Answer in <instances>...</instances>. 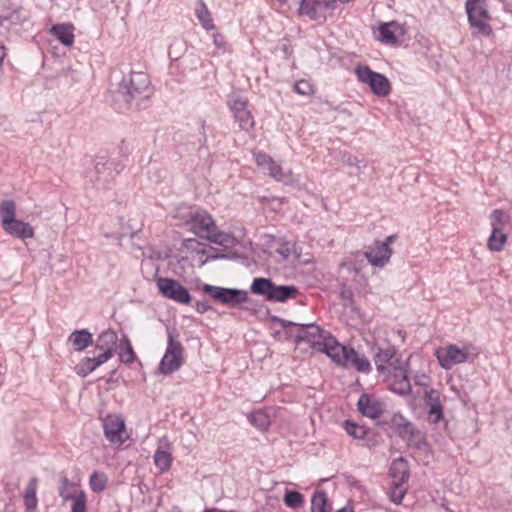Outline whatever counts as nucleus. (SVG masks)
I'll use <instances>...</instances> for the list:
<instances>
[{
	"instance_id": "nucleus-1",
	"label": "nucleus",
	"mask_w": 512,
	"mask_h": 512,
	"mask_svg": "<svg viewBox=\"0 0 512 512\" xmlns=\"http://www.w3.org/2000/svg\"><path fill=\"white\" fill-rule=\"evenodd\" d=\"M151 93L149 76L144 72H132L128 78H123L114 99L116 102H123L120 109H130L134 103L135 108H141L142 102L147 100Z\"/></svg>"
},
{
	"instance_id": "nucleus-2",
	"label": "nucleus",
	"mask_w": 512,
	"mask_h": 512,
	"mask_svg": "<svg viewBox=\"0 0 512 512\" xmlns=\"http://www.w3.org/2000/svg\"><path fill=\"white\" fill-rule=\"evenodd\" d=\"M250 289L253 294L264 296L272 302H286L298 295L295 286L276 285L271 279L263 277L254 278Z\"/></svg>"
},
{
	"instance_id": "nucleus-3",
	"label": "nucleus",
	"mask_w": 512,
	"mask_h": 512,
	"mask_svg": "<svg viewBox=\"0 0 512 512\" xmlns=\"http://www.w3.org/2000/svg\"><path fill=\"white\" fill-rule=\"evenodd\" d=\"M184 363V348L176 339L175 330L167 328V348L159 364V371L170 375L180 369Z\"/></svg>"
},
{
	"instance_id": "nucleus-4",
	"label": "nucleus",
	"mask_w": 512,
	"mask_h": 512,
	"mask_svg": "<svg viewBox=\"0 0 512 512\" xmlns=\"http://www.w3.org/2000/svg\"><path fill=\"white\" fill-rule=\"evenodd\" d=\"M215 303L231 308L239 307L248 301V292L237 288H226L204 284L201 288Z\"/></svg>"
},
{
	"instance_id": "nucleus-5",
	"label": "nucleus",
	"mask_w": 512,
	"mask_h": 512,
	"mask_svg": "<svg viewBox=\"0 0 512 512\" xmlns=\"http://www.w3.org/2000/svg\"><path fill=\"white\" fill-rule=\"evenodd\" d=\"M355 72L359 81L367 84L375 95L385 97L391 92V84L385 75L371 70L368 66H358Z\"/></svg>"
},
{
	"instance_id": "nucleus-6",
	"label": "nucleus",
	"mask_w": 512,
	"mask_h": 512,
	"mask_svg": "<svg viewBox=\"0 0 512 512\" xmlns=\"http://www.w3.org/2000/svg\"><path fill=\"white\" fill-rule=\"evenodd\" d=\"M156 285L159 293L164 298L184 305H188L192 301L188 289L175 279L160 277L156 280Z\"/></svg>"
},
{
	"instance_id": "nucleus-7",
	"label": "nucleus",
	"mask_w": 512,
	"mask_h": 512,
	"mask_svg": "<svg viewBox=\"0 0 512 512\" xmlns=\"http://www.w3.org/2000/svg\"><path fill=\"white\" fill-rule=\"evenodd\" d=\"M256 165L263 171L264 174L272 177L276 181L284 184L293 182V174L291 170H284L278 163H276L271 156L264 152H255L253 154Z\"/></svg>"
},
{
	"instance_id": "nucleus-8",
	"label": "nucleus",
	"mask_w": 512,
	"mask_h": 512,
	"mask_svg": "<svg viewBox=\"0 0 512 512\" xmlns=\"http://www.w3.org/2000/svg\"><path fill=\"white\" fill-rule=\"evenodd\" d=\"M471 345H465L462 348L456 344H448L440 347L435 351L440 366L446 370L451 369L454 365L464 363L470 355Z\"/></svg>"
},
{
	"instance_id": "nucleus-9",
	"label": "nucleus",
	"mask_w": 512,
	"mask_h": 512,
	"mask_svg": "<svg viewBox=\"0 0 512 512\" xmlns=\"http://www.w3.org/2000/svg\"><path fill=\"white\" fill-rule=\"evenodd\" d=\"M373 350V360L380 374L390 373L391 370L401 367L399 360L396 358V348L390 343L375 344Z\"/></svg>"
},
{
	"instance_id": "nucleus-10",
	"label": "nucleus",
	"mask_w": 512,
	"mask_h": 512,
	"mask_svg": "<svg viewBox=\"0 0 512 512\" xmlns=\"http://www.w3.org/2000/svg\"><path fill=\"white\" fill-rule=\"evenodd\" d=\"M116 174L118 171L115 170L113 162L99 156L94 159V168L88 172L87 177L97 188H105L114 180Z\"/></svg>"
},
{
	"instance_id": "nucleus-11",
	"label": "nucleus",
	"mask_w": 512,
	"mask_h": 512,
	"mask_svg": "<svg viewBox=\"0 0 512 512\" xmlns=\"http://www.w3.org/2000/svg\"><path fill=\"white\" fill-rule=\"evenodd\" d=\"M331 334L315 324H302L295 335L296 343L306 342L314 350L320 352Z\"/></svg>"
},
{
	"instance_id": "nucleus-12",
	"label": "nucleus",
	"mask_w": 512,
	"mask_h": 512,
	"mask_svg": "<svg viewBox=\"0 0 512 512\" xmlns=\"http://www.w3.org/2000/svg\"><path fill=\"white\" fill-rule=\"evenodd\" d=\"M228 106L241 130L248 132L253 129L255 122L246 98L233 95L228 100Z\"/></svg>"
},
{
	"instance_id": "nucleus-13",
	"label": "nucleus",
	"mask_w": 512,
	"mask_h": 512,
	"mask_svg": "<svg viewBox=\"0 0 512 512\" xmlns=\"http://www.w3.org/2000/svg\"><path fill=\"white\" fill-rule=\"evenodd\" d=\"M392 421L398 428L399 436L403 438L409 446L417 449H423L427 445L424 434L411 422L405 420L401 416L399 417V421L396 416L393 417Z\"/></svg>"
},
{
	"instance_id": "nucleus-14",
	"label": "nucleus",
	"mask_w": 512,
	"mask_h": 512,
	"mask_svg": "<svg viewBox=\"0 0 512 512\" xmlns=\"http://www.w3.org/2000/svg\"><path fill=\"white\" fill-rule=\"evenodd\" d=\"M118 336L115 331L107 329L101 332L95 341V352L105 363L111 359L117 351Z\"/></svg>"
},
{
	"instance_id": "nucleus-15",
	"label": "nucleus",
	"mask_w": 512,
	"mask_h": 512,
	"mask_svg": "<svg viewBox=\"0 0 512 512\" xmlns=\"http://www.w3.org/2000/svg\"><path fill=\"white\" fill-rule=\"evenodd\" d=\"M191 231L200 238L207 239L215 230L216 224L210 214L205 210H196L190 214L188 222Z\"/></svg>"
},
{
	"instance_id": "nucleus-16",
	"label": "nucleus",
	"mask_w": 512,
	"mask_h": 512,
	"mask_svg": "<svg viewBox=\"0 0 512 512\" xmlns=\"http://www.w3.org/2000/svg\"><path fill=\"white\" fill-rule=\"evenodd\" d=\"M103 430L110 443L122 445L126 440L124 437L125 422L121 416L107 415L103 420Z\"/></svg>"
},
{
	"instance_id": "nucleus-17",
	"label": "nucleus",
	"mask_w": 512,
	"mask_h": 512,
	"mask_svg": "<svg viewBox=\"0 0 512 512\" xmlns=\"http://www.w3.org/2000/svg\"><path fill=\"white\" fill-rule=\"evenodd\" d=\"M391 255V248L387 247V244L381 241H375L374 245L368 247L365 251V257L368 262L372 266L379 268L384 267L389 262Z\"/></svg>"
},
{
	"instance_id": "nucleus-18",
	"label": "nucleus",
	"mask_w": 512,
	"mask_h": 512,
	"mask_svg": "<svg viewBox=\"0 0 512 512\" xmlns=\"http://www.w3.org/2000/svg\"><path fill=\"white\" fill-rule=\"evenodd\" d=\"M358 411L369 418H378L384 412V405L377 399L368 394H362L357 402Z\"/></svg>"
},
{
	"instance_id": "nucleus-19",
	"label": "nucleus",
	"mask_w": 512,
	"mask_h": 512,
	"mask_svg": "<svg viewBox=\"0 0 512 512\" xmlns=\"http://www.w3.org/2000/svg\"><path fill=\"white\" fill-rule=\"evenodd\" d=\"M348 349L349 347L340 344L335 337L330 335L325 342V347L320 352L325 353L332 361L342 366L347 360Z\"/></svg>"
},
{
	"instance_id": "nucleus-20",
	"label": "nucleus",
	"mask_w": 512,
	"mask_h": 512,
	"mask_svg": "<svg viewBox=\"0 0 512 512\" xmlns=\"http://www.w3.org/2000/svg\"><path fill=\"white\" fill-rule=\"evenodd\" d=\"M389 386L390 389L399 395H408L411 392V384L406 374V371L399 367L389 373Z\"/></svg>"
},
{
	"instance_id": "nucleus-21",
	"label": "nucleus",
	"mask_w": 512,
	"mask_h": 512,
	"mask_svg": "<svg viewBox=\"0 0 512 512\" xmlns=\"http://www.w3.org/2000/svg\"><path fill=\"white\" fill-rule=\"evenodd\" d=\"M2 228L7 234L21 240L32 238L34 236L33 227L29 223L18 219L12 220L9 224L2 226Z\"/></svg>"
},
{
	"instance_id": "nucleus-22",
	"label": "nucleus",
	"mask_w": 512,
	"mask_h": 512,
	"mask_svg": "<svg viewBox=\"0 0 512 512\" xmlns=\"http://www.w3.org/2000/svg\"><path fill=\"white\" fill-rule=\"evenodd\" d=\"M347 360L342 364L345 368H354L358 372L369 373L371 371V364L369 360L355 351L354 348L349 347L347 352Z\"/></svg>"
},
{
	"instance_id": "nucleus-23",
	"label": "nucleus",
	"mask_w": 512,
	"mask_h": 512,
	"mask_svg": "<svg viewBox=\"0 0 512 512\" xmlns=\"http://www.w3.org/2000/svg\"><path fill=\"white\" fill-rule=\"evenodd\" d=\"M402 32V27L396 21L381 24L379 27V40L387 45H394L398 42L397 33Z\"/></svg>"
},
{
	"instance_id": "nucleus-24",
	"label": "nucleus",
	"mask_w": 512,
	"mask_h": 512,
	"mask_svg": "<svg viewBox=\"0 0 512 512\" xmlns=\"http://www.w3.org/2000/svg\"><path fill=\"white\" fill-rule=\"evenodd\" d=\"M465 6L468 15V21H473L474 18H490L486 5V0H467Z\"/></svg>"
},
{
	"instance_id": "nucleus-25",
	"label": "nucleus",
	"mask_w": 512,
	"mask_h": 512,
	"mask_svg": "<svg viewBox=\"0 0 512 512\" xmlns=\"http://www.w3.org/2000/svg\"><path fill=\"white\" fill-rule=\"evenodd\" d=\"M408 477L409 472L404 469L401 472L400 478L397 481H394L392 487L390 488L389 498L393 503L397 505L402 502L404 496L406 495L407 488L405 486V482L408 480Z\"/></svg>"
},
{
	"instance_id": "nucleus-26",
	"label": "nucleus",
	"mask_w": 512,
	"mask_h": 512,
	"mask_svg": "<svg viewBox=\"0 0 512 512\" xmlns=\"http://www.w3.org/2000/svg\"><path fill=\"white\" fill-rule=\"evenodd\" d=\"M68 341L75 351H83L93 344V336L87 329L75 330L70 334Z\"/></svg>"
},
{
	"instance_id": "nucleus-27",
	"label": "nucleus",
	"mask_w": 512,
	"mask_h": 512,
	"mask_svg": "<svg viewBox=\"0 0 512 512\" xmlns=\"http://www.w3.org/2000/svg\"><path fill=\"white\" fill-rule=\"evenodd\" d=\"M104 363L97 355L92 357L86 356L80 360L74 369L78 376L86 377Z\"/></svg>"
},
{
	"instance_id": "nucleus-28",
	"label": "nucleus",
	"mask_w": 512,
	"mask_h": 512,
	"mask_svg": "<svg viewBox=\"0 0 512 512\" xmlns=\"http://www.w3.org/2000/svg\"><path fill=\"white\" fill-rule=\"evenodd\" d=\"M54 35L63 45L72 46L74 43L73 26L71 24H56L50 29Z\"/></svg>"
},
{
	"instance_id": "nucleus-29",
	"label": "nucleus",
	"mask_w": 512,
	"mask_h": 512,
	"mask_svg": "<svg viewBox=\"0 0 512 512\" xmlns=\"http://www.w3.org/2000/svg\"><path fill=\"white\" fill-rule=\"evenodd\" d=\"M299 10L302 15H306L312 20H319L325 17L322 15L319 0H302Z\"/></svg>"
},
{
	"instance_id": "nucleus-30",
	"label": "nucleus",
	"mask_w": 512,
	"mask_h": 512,
	"mask_svg": "<svg viewBox=\"0 0 512 512\" xmlns=\"http://www.w3.org/2000/svg\"><path fill=\"white\" fill-rule=\"evenodd\" d=\"M327 494L324 490H317L311 499V512H331Z\"/></svg>"
},
{
	"instance_id": "nucleus-31",
	"label": "nucleus",
	"mask_w": 512,
	"mask_h": 512,
	"mask_svg": "<svg viewBox=\"0 0 512 512\" xmlns=\"http://www.w3.org/2000/svg\"><path fill=\"white\" fill-rule=\"evenodd\" d=\"M207 240L227 248L233 247L236 244V238L233 235L219 231L217 226L215 227V230L209 235Z\"/></svg>"
},
{
	"instance_id": "nucleus-32",
	"label": "nucleus",
	"mask_w": 512,
	"mask_h": 512,
	"mask_svg": "<svg viewBox=\"0 0 512 512\" xmlns=\"http://www.w3.org/2000/svg\"><path fill=\"white\" fill-rule=\"evenodd\" d=\"M195 13L196 17L206 30H213L215 28L213 20L211 18V13L202 0H199L197 2Z\"/></svg>"
},
{
	"instance_id": "nucleus-33",
	"label": "nucleus",
	"mask_w": 512,
	"mask_h": 512,
	"mask_svg": "<svg viewBox=\"0 0 512 512\" xmlns=\"http://www.w3.org/2000/svg\"><path fill=\"white\" fill-rule=\"evenodd\" d=\"M510 220L509 215L501 209H495L490 215L492 231L504 230Z\"/></svg>"
},
{
	"instance_id": "nucleus-34",
	"label": "nucleus",
	"mask_w": 512,
	"mask_h": 512,
	"mask_svg": "<svg viewBox=\"0 0 512 512\" xmlns=\"http://www.w3.org/2000/svg\"><path fill=\"white\" fill-rule=\"evenodd\" d=\"M37 478H31L24 494V504L28 510H33L37 506V497H36V491H37Z\"/></svg>"
},
{
	"instance_id": "nucleus-35",
	"label": "nucleus",
	"mask_w": 512,
	"mask_h": 512,
	"mask_svg": "<svg viewBox=\"0 0 512 512\" xmlns=\"http://www.w3.org/2000/svg\"><path fill=\"white\" fill-rule=\"evenodd\" d=\"M16 205L13 200H5L0 205V217L2 226L9 224L15 217Z\"/></svg>"
},
{
	"instance_id": "nucleus-36",
	"label": "nucleus",
	"mask_w": 512,
	"mask_h": 512,
	"mask_svg": "<svg viewBox=\"0 0 512 512\" xmlns=\"http://www.w3.org/2000/svg\"><path fill=\"white\" fill-rule=\"evenodd\" d=\"M507 242V234L504 230L492 231L488 239V247L491 251L499 252L503 250Z\"/></svg>"
},
{
	"instance_id": "nucleus-37",
	"label": "nucleus",
	"mask_w": 512,
	"mask_h": 512,
	"mask_svg": "<svg viewBox=\"0 0 512 512\" xmlns=\"http://www.w3.org/2000/svg\"><path fill=\"white\" fill-rule=\"evenodd\" d=\"M154 463L161 472H165L171 467L172 455L167 451L158 449L154 454Z\"/></svg>"
},
{
	"instance_id": "nucleus-38",
	"label": "nucleus",
	"mask_w": 512,
	"mask_h": 512,
	"mask_svg": "<svg viewBox=\"0 0 512 512\" xmlns=\"http://www.w3.org/2000/svg\"><path fill=\"white\" fill-rule=\"evenodd\" d=\"M108 478L104 472L95 471L89 479V485L92 491L100 493L105 490Z\"/></svg>"
},
{
	"instance_id": "nucleus-39",
	"label": "nucleus",
	"mask_w": 512,
	"mask_h": 512,
	"mask_svg": "<svg viewBox=\"0 0 512 512\" xmlns=\"http://www.w3.org/2000/svg\"><path fill=\"white\" fill-rule=\"evenodd\" d=\"M124 345V348L119 352V358L122 363L130 364L135 360V353L130 340L127 336H124L120 342V346Z\"/></svg>"
},
{
	"instance_id": "nucleus-40",
	"label": "nucleus",
	"mask_w": 512,
	"mask_h": 512,
	"mask_svg": "<svg viewBox=\"0 0 512 512\" xmlns=\"http://www.w3.org/2000/svg\"><path fill=\"white\" fill-rule=\"evenodd\" d=\"M250 423L260 430H266L270 425L269 416L263 411H255L248 416Z\"/></svg>"
},
{
	"instance_id": "nucleus-41",
	"label": "nucleus",
	"mask_w": 512,
	"mask_h": 512,
	"mask_svg": "<svg viewBox=\"0 0 512 512\" xmlns=\"http://www.w3.org/2000/svg\"><path fill=\"white\" fill-rule=\"evenodd\" d=\"M343 427L347 434L355 439H364L368 432L365 426L358 425L357 423L350 420H346L343 424Z\"/></svg>"
},
{
	"instance_id": "nucleus-42",
	"label": "nucleus",
	"mask_w": 512,
	"mask_h": 512,
	"mask_svg": "<svg viewBox=\"0 0 512 512\" xmlns=\"http://www.w3.org/2000/svg\"><path fill=\"white\" fill-rule=\"evenodd\" d=\"M283 501L287 507L297 509L304 504V496L298 491L287 490Z\"/></svg>"
},
{
	"instance_id": "nucleus-43",
	"label": "nucleus",
	"mask_w": 512,
	"mask_h": 512,
	"mask_svg": "<svg viewBox=\"0 0 512 512\" xmlns=\"http://www.w3.org/2000/svg\"><path fill=\"white\" fill-rule=\"evenodd\" d=\"M59 495L64 500L74 499L73 484L66 477L61 480Z\"/></svg>"
},
{
	"instance_id": "nucleus-44",
	"label": "nucleus",
	"mask_w": 512,
	"mask_h": 512,
	"mask_svg": "<svg viewBox=\"0 0 512 512\" xmlns=\"http://www.w3.org/2000/svg\"><path fill=\"white\" fill-rule=\"evenodd\" d=\"M428 415L432 423H438L443 417V408L441 402L429 406Z\"/></svg>"
},
{
	"instance_id": "nucleus-45",
	"label": "nucleus",
	"mask_w": 512,
	"mask_h": 512,
	"mask_svg": "<svg viewBox=\"0 0 512 512\" xmlns=\"http://www.w3.org/2000/svg\"><path fill=\"white\" fill-rule=\"evenodd\" d=\"M469 23H470L471 27L476 28L477 32L482 35L489 36L492 33L491 26L485 21L474 18V20L469 21Z\"/></svg>"
},
{
	"instance_id": "nucleus-46",
	"label": "nucleus",
	"mask_w": 512,
	"mask_h": 512,
	"mask_svg": "<svg viewBox=\"0 0 512 512\" xmlns=\"http://www.w3.org/2000/svg\"><path fill=\"white\" fill-rule=\"evenodd\" d=\"M83 76L82 71L75 68H69L64 74L66 81L70 84L80 83Z\"/></svg>"
},
{
	"instance_id": "nucleus-47",
	"label": "nucleus",
	"mask_w": 512,
	"mask_h": 512,
	"mask_svg": "<svg viewBox=\"0 0 512 512\" xmlns=\"http://www.w3.org/2000/svg\"><path fill=\"white\" fill-rule=\"evenodd\" d=\"M86 510V494L80 492L75 498L71 512H85Z\"/></svg>"
},
{
	"instance_id": "nucleus-48",
	"label": "nucleus",
	"mask_w": 512,
	"mask_h": 512,
	"mask_svg": "<svg viewBox=\"0 0 512 512\" xmlns=\"http://www.w3.org/2000/svg\"><path fill=\"white\" fill-rule=\"evenodd\" d=\"M294 90L300 95H309L312 93V86L306 80H300L295 83Z\"/></svg>"
},
{
	"instance_id": "nucleus-49",
	"label": "nucleus",
	"mask_w": 512,
	"mask_h": 512,
	"mask_svg": "<svg viewBox=\"0 0 512 512\" xmlns=\"http://www.w3.org/2000/svg\"><path fill=\"white\" fill-rule=\"evenodd\" d=\"M424 402L427 407L440 402L438 391L434 389L426 390L424 394Z\"/></svg>"
},
{
	"instance_id": "nucleus-50",
	"label": "nucleus",
	"mask_w": 512,
	"mask_h": 512,
	"mask_svg": "<svg viewBox=\"0 0 512 512\" xmlns=\"http://www.w3.org/2000/svg\"><path fill=\"white\" fill-rule=\"evenodd\" d=\"M344 163L348 166H353L356 168V170L358 172H360L361 168L365 167L366 164L363 163L362 161H360L357 157L355 156H352V155H348L345 159H344Z\"/></svg>"
},
{
	"instance_id": "nucleus-51",
	"label": "nucleus",
	"mask_w": 512,
	"mask_h": 512,
	"mask_svg": "<svg viewBox=\"0 0 512 512\" xmlns=\"http://www.w3.org/2000/svg\"><path fill=\"white\" fill-rule=\"evenodd\" d=\"M270 320L271 322L273 323H278L281 325V327L283 328H287V327H291V326H295V327H298V329L300 328V325L301 324H298V323H295V322H291V321H288V320H285V319H282L276 315H271L270 316Z\"/></svg>"
},
{
	"instance_id": "nucleus-52",
	"label": "nucleus",
	"mask_w": 512,
	"mask_h": 512,
	"mask_svg": "<svg viewBox=\"0 0 512 512\" xmlns=\"http://www.w3.org/2000/svg\"><path fill=\"white\" fill-rule=\"evenodd\" d=\"M322 15L325 16V12L328 10H334L336 8V0H319Z\"/></svg>"
},
{
	"instance_id": "nucleus-53",
	"label": "nucleus",
	"mask_w": 512,
	"mask_h": 512,
	"mask_svg": "<svg viewBox=\"0 0 512 512\" xmlns=\"http://www.w3.org/2000/svg\"><path fill=\"white\" fill-rule=\"evenodd\" d=\"M194 307L200 314H203L212 309L207 300L196 301Z\"/></svg>"
},
{
	"instance_id": "nucleus-54",
	"label": "nucleus",
	"mask_w": 512,
	"mask_h": 512,
	"mask_svg": "<svg viewBox=\"0 0 512 512\" xmlns=\"http://www.w3.org/2000/svg\"><path fill=\"white\" fill-rule=\"evenodd\" d=\"M414 382L418 386L428 387L429 386V378L425 374H419L414 377Z\"/></svg>"
},
{
	"instance_id": "nucleus-55",
	"label": "nucleus",
	"mask_w": 512,
	"mask_h": 512,
	"mask_svg": "<svg viewBox=\"0 0 512 512\" xmlns=\"http://www.w3.org/2000/svg\"><path fill=\"white\" fill-rule=\"evenodd\" d=\"M213 42L217 47H223L224 45V37L221 34L213 35Z\"/></svg>"
},
{
	"instance_id": "nucleus-56",
	"label": "nucleus",
	"mask_w": 512,
	"mask_h": 512,
	"mask_svg": "<svg viewBox=\"0 0 512 512\" xmlns=\"http://www.w3.org/2000/svg\"><path fill=\"white\" fill-rule=\"evenodd\" d=\"M6 56V51H5V47L3 44L0 43V67L2 66L3 64V61H4V58Z\"/></svg>"
},
{
	"instance_id": "nucleus-57",
	"label": "nucleus",
	"mask_w": 512,
	"mask_h": 512,
	"mask_svg": "<svg viewBox=\"0 0 512 512\" xmlns=\"http://www.w3.org/2000/svg\"><path fill=\"white\" fill-rule=\"evenodd\" d=\"M396 238H397V235H395V234L390 235L382 243H386L387 247H390V245L395 241Z\"/></svg>"
},
{
	"instance_id": "nucleus-58",
	"label": "nucleus",
	"mask_w": 512,
	"mask_h": 512,
	"mask_svg": "<svg viewBox=\"0 0 512 512\" xmlns=\"http://www.w3.org/2000/svg\"><path fill=\"white\" fill-rule=\"evenodd\" d=\"M13 18H16L18 20L19 17L17 12H13L10 17H0V23L8 19L12 20Z\"/></svg>"
},
{
	"instance_id": "nucleus-59",
	"label": "nucleus",
	"mask_w": 512,
	"mask_h": 512,
	"mask_svg": "<svg viewBox=\"0 0 512 512\" xmlns=\"http://www.w3.org/2000/svg\"><path fill=\"white\" fill-rule=\"evenodd\" d=\"M337 512H354L352 507L345 506L341 509H339Z\"/></svg>"
},
{
	"instance_id": "nucleus-60",
	"label": "nucleus",
	"mask_w": 512,
	"mask_h": 512,
	"mask_svg": "<svg viewBox=\"0 0 512 512\" xmlns=\"http://www.w3.org/2000/svg\"><path fill=\"white\" fill-rule=\"evenodd\" d=\"M218 257H219L218 255H213V256L208 257L206 260L201 262V266L204 265L208 259H217Z\"/></svg>"
},
{
	"instance_id": "nucleus-61",
	"label": "nucleus",
	"mask_w": 512,
	"mask_h": 512,
	"mask_svg": "<svg viewBox=\"0 0 512 512\" xmlns=\"http://www.w3.org/2000/svg\"><path fill=\"white\" fill-rule=\"evenodd\" d=\"M403 463H404L403 459H400L399 462H394L393 463V469H395L398 464L402 465Z\"/></svg>"
},
{
	"instance_id": "nucleus-62",
	"label": "nucleus",
	"mask_w": 512,
	"mask_h": 512,
	"mask_svg": "<svg viewBox=\"0 0 512 512\" xmlns=\"http://www.w3.org/2000/svg\"><path fill=\"white\" fill-rule=\"evenodd\" d=\"M279 253H281L284 257L288 256V253H286L285 250H279Z\"/></svg>"
}]
</instances>
